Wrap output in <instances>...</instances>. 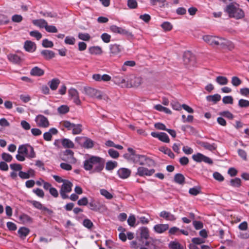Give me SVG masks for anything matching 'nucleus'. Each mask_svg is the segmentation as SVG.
I'll list each match as a JSON object with an SVG mask.
<instances>
[{
	"mask_svg": "<svg viewBox=\"0 0 249 249\" xmlns=\"http://www.w3.org/2000/svg\"><path fill=\"white\" fill-rule=\"evenodd\" d=\"M192 244H194L196 245H201L205 243V240L198 237H195L192 239Z\"/></svg>",
	"mask_w": 249,
	"mask_h": 249,
	"instance_id": "obj_53",
	"label": "nucleus"
},
{
	"mask_svg": "<svg viewBox=\"0 0 249 249\" xmlns=\"http://www.w3.org/2000/svg\"><path fill=\"white\" fill-rule=\"evenodd\" d=\"M230 184L233 187H239L241 185V180L238 178L231 179L230 181Z\"/></svg>",
	"mask_w": 249,
	"mask_h": 249,
	"instance_id": "obj_32",
	"label": "nucleus"
},
{
	"mask_svg": "<svg viewBox=\"0 0 249 249\" xmlns=\"http://www.w3.org/2000/svg\"><path fill=\"white\" fill-rule=\"evenodd\" d=\"M72 187V183L70 181L66 180L63 183L61 189L60 190V194L63 199L69 198V196L67 193H69L71 191Z\"/></svg>",
	"mask_w": 249,
	"mask_h": 249,
	"instance_id": "obj_5",
	"label": "nucleus"
},
{
	"mask_svg": "<svg viewBox=\"0 0 249 249\" xmlns=\"http://www.w3.org/2000/svg\"><path fill=\"white\" fill-rule=\"evenodd\" d=\"M201 145L206 149L213 151L216 149V145L214 143L210 144L207 142H202Z\"/></svg>",
	"mask_w": 249,
	"mask_h": 249,
	"instance_id": "obj_29",
	"label": "nucleus"
},
{
	"mask_svg": "<svg viewBox=\"0 0 249 249\" xmlns=\"http://www.w3.org/2000/svg\"><path fill=\"white\" fill-rule=\"evenodd\" d=\"M161 26L165 31H170L173 27L172 24L169 22H164Z\"/></svg>",
	"mask_w": 249,
	"mask_h": 249,
	"instance_id": "obj_52",
	"label": "nucleus"
},
{
	"mask_svg": "<svg viewBox=\"0 0 249 249\" xmlns=\"http://www.w3.org/2000/svg\"><path fill=\"white\" fill-rule=\"evenodd\" d=\"M71 131L73 135L79 134L82 131V125L81 124H74Z\"/></svg>",
	"mask_w": 249,
	"mask_h": 249,
	"instance_id": "obj_26",
	"label": "nucleus"
},
{
	"mask_svg": "<svg viewBox=\"0 0 249 249\" xmlns=\"http://www.w3.org/2000/svg\"><path fill=\"white\" fill-rule=\"evenodd\" d=\"M159 140L163 142L168 143L170 141L168 135L164 132H160Z\"/></svg>",
	"mask_w": 249,
	"mask_h": 249,
	"instance_id": "obj_50",
	"label": "nucleus"
},
{
	"mask_svg": "<svg viewBox=\"0 0 249 249\" xmlns=\"http://www.w3.org/2000/svg\"><path fill=\"white\" fill-rule=\"evenodd\" d=\"M60 124L61 127L67 128L68 130H71L74 124L68 121H62L60 123Z\"/></svg>",
	"mask_w": 249,
	"mask_h": 249,
	"instance_id": "obj_31",
	"label": "nucleus"
},
{
	"mask_svg": "<svg viewBox=\"0 0 249 249\" xmlns=\"http://www.w3.org/2000/svg\"><path fill=\"white\" fill-rule=\"evenodd\" d=\"M75 141L85 148H91L94 146V142L86 137H77L75 138Z\"/></svg>",
	"mask_w": 249,
	"mask_h": 249,
	"instance_id": "obj_4",
	"label": "nucleus"
},
{
	"mask_svg": "<svg viewBox=\"0 0 249 249\" xmlns=\"http://www.w3.org/2000/svg\"><path fill=\"white\" fill-rule=\"evenodd\" d=\"M203 40L210 45L214 46H220L222 47L228 46L229 42L225 38L213 36L210 35H205L202 37Z\"/></svg>",
	"mask_w": 249,
	"mask_h": 249,
	"instance_id": "obj_3",
	"label": "nucleus"
},
{
	"mask_svg": "<svg viewBox=\"0 0 249 249\" xmlns=\"http://www.w3.org/2000/svg\"><path fill=\"white\" fill-rule=\"evenodd\" d=\"M141 237L145 239H147L149 236V230L147 227H142L139 229Z\"/></svg>",
	"mask_w": 249,
	"mask_h": 249,
	"instance_id": "obj_23",
	"label": "nucleus"
},
{
	"mask_svg": "<svg viewBox=\"0 0 249 249\" xmlns=\"http://www.w3.org/2000/svg\"><path fill=\"white\" fill-rule=\"evenodd\" d=\"M105 162L102 158L92 156L84 161V168L86 171H90L91 173H99L104 169Z\"/></svg>",
	"mask_w": 249,
	"mask_h": 249,
	"instance_id": "obj_1",
	"label": "nucleus"
},
{
	"mask_svg": "<svg viewBox=\"0 0 249 249\" xmlns=\"http://www.w3.org/2000/svg\"><path fill=\"white\" fill-rule=\"evenodd\" d=\"M120 35L124 36L128 40H132L134 38V35L129 30L124 28H122Z\"/></svg>",
	"mask_w": 249,
	"mask_h": 249,
	"instance_id": "obj_19",
	"label": "nucleus"
},
{
	"mask_svg": "<svg viewBox=\"0 0 249 249\" xmlns=\"http://www.w3.org/2000/svg\"><path fill=\"white\" fill-rule=\"evenodd\" d=\"M200 189L198 187H195L190 188L189 190V194L192 196H196L198 194H200Z\"/></svg>",
	"mask_w": 249,
	"mask_h": 249,
	"instance_id": "obj_46",
	"label": "nucleus"
},
{
	"mask_svg": "<svg viewBox=\"0 0 249 249\" xmlns=\"http://www.w3.org/2000/svg\"><path fill=\"white\" fill-rule=\"evenodd\" d=\"M61 143L65 148H72L74 147V143L68 139H62L61 140Z\"/></svg>",
	"mask_w": 249,
	"mask_h": 249,
	"instance_id": "obj_25",
	"label": "nucleus"
},
{
	"mask_svg": "<svg viewBox=\"0 0 249 249\" xmlns=\"http://www.w3.org/2000/svg\"><path fill=\"white\" fill-rule=\"evenodd\" d=\"M221 99V96L218 94H215L213 95H208L206 97V100L208 102H213V104H216Z\"/></svg>",
	"mask_w": 249,
	"mask_h": 249,
	"instance_id": "obj_18",
	"label": "nucleus"
},
{
	"mask_svg": "<svg viewBox=\"0 0 249 249\" xmlns=\"http://www.w3.org/2000/svg\"><path fill=\"white\" fill-rule=\"evenodd\" d=\"M204 156V155L200 153H198L196 154L193 155L192 156V159L194 160L200 162L203 161Z\"/></svg>",
	"mask_w": 249,
	"mask_h": 249,
	"instance_id": "obj_45",
	"label": "nucleus"
},
{
	"mask_svg": "<svg viewBox=\"0 0 249 249\" xmlns=\"http://www.w3.org/2000/svg\"><path fill=\"white\" fill-rule=\"evenodd\" d=\"M33 192L40 197L43 198L44 196L43 191L39 188L33 189Z\"/></svg>",
	"mask_w": 249,
	"mask_h": 249,
	"instance_id": "obj_64",
	"label": "nucleus"
},
{
	"mask_svg": "<svg viewBox=\"0 0 249 249\" xmlns=\"http://www.w3.org/2000/svg\"><path fill=\"white\" fill-rule=\"evenodd\" d=\"M238 106L240 107H249V101L245 99H240L238 101Z\"/></svg>",
	"mask_w": 249,
	"mask_h": 249,
	"instance_id": "obj_47",
	"label": "nucleus"
},
{
	"mask_svg": "<svg viewBox=\"0 0 249 249\" xmlns=\"http://www.w3.org/2000/svg\"><path fill=\"white\" fill-rule=\"evenodd\" d=\"M28 145H20L18 148V153L27 157Z\"/></svg>",
	"mask_w": 249,
	"mask_h": 249,
	"instance_id": "obj_37",
	"label": "nucleus"
},
{
	"mask_svg": "<svg viewBox=\"0 0 249 249\" xmlns=\"http://www.w3.org/2000/svg\"><path fill=\"white\" fill-rule=\"evenodd\" d=\"M155 172V169H148L144 167H139L137 169V171L136 172V175L141 177L143 176H152Z\"/></svg>",
	"mask_w": 249,
	"mask_h": 249,
	"instance_id": "obj_8",
	"label": "nucleus"
},
{
	"mask_svg": "<svg viewBox=\"0 0 249 249\" xmlns=\"http://www.w3.org/2000/svg\"><path fill=\"white\" fill-rule=\"evenodd\" d=\"M160 216L161 217L166 219V220L173 221H175L176 219L175 216L170 213V212L163 211L161 212L160 213Z\"/></svg>",
	"mask_w": 249,
	"mask_h": 249,
	"instance_id": "obj_14",
	"label": "nucleus"
},
{
	"mask_svg": "<svg viewBox=\"0 0 249 249\" xmlns=\"http://www.w3.org/2000/svg\"><path fill=\"white\" fill-rule=\"evenodd\" d=\"M101 38L104 42L108 43L110 41L111 36L107 33H103L101 35Z\"/></svg>",
	"mask_w": 249,
	"mask_h": 249,
	"instance_id": "obj_62",
	"label": "nucleus"
},
{
	"mask_svg": "<svg viewBox=\"0 0 249 249\" xmlns=\"http://www.w3.org/2000/svg\"><path fill=\"white\" fill-rule=\"evenodd\" d=\"M59 83L60 81L59 79L54 78L50 82L49 84L51 89L54 90L57 89Z\"/></svg>",
	"mask_w": 249,
	"mask_h": 249,
	"instance_id": "obj_33",
	"label": "nucleus"
},
{
	"mask_svg": "<svg viewBox=\"0 0 249 249\" xmlns=\"http://www.w3.org/2000/svg\"><path fill=\"white\" fill-rule=\"evenodd\" d=\"M215 81L220 85H226L228 83V79L226 77L218 76L216 77Z\"/></svg>",
	"mask_w": 249,
	"mask_h": 249,
	"instance_id": "obj_28",
	"label": "nucleus"
},
{
	"mask_svg": "<svg viewBox=\"0 0 249 249\" xmlns=\"http://www.w3.org/2000/svg\"><path fill=\"white\" fill-rule=\"evenodd\" d=\"M89 53L92 54H100L102 53V49L99 46H93L89 48Z\"/></svg>",
	"mask_w": 249,
	"mask_h": 249,
	"instance_id": "obj_30",
	"label": "nucleus"
},
{
	"mask_svg": "<svg viewBox=\"0 0 249 249\" xmlns=\"http://www.w3.org/2000/svg\"><path fill=\"white\" fill-rule=\"evenodd\" d=\"M41 54L47 60L51 59L55 56V53L51 50H42L41 52Z\"/></svg>",
	"mask_w": 249,
	"mask_h": 249,
	"instance_id": "obj_15",
	"label": "nucleus"
},
{
	"mask_svg": "<svg viewBox=\"0 0 249 249\" xmlns=\"http://www.w3.org/2000/svg\"><path fill=\"white\" fill-rule=\"evenodd\" d=\"M31 204L36 208L41 210L43 205L40 202L36 200L30 201Z\"/></svg>",
	"mask_w": 249,
	"mask_h": 249,
	"instance_id": "obj_55",
	"label": "nucleus"
},
{
	"mask_svg": "<svg viewBox=\"0 0 249 249\" xmlns=\"http://www.w3.org/2000/svg\"><path fill=\"white\" fill-rule=\"evenodd\" d=\"M37 126L46 128L49 126V122L47 118L42 115H37L35 119Z\"/></svg>",
	"mask_w": 249,
	"mask_h": 249,
	"instance_id": "obj_9",
	"label": "nucleus"
},
{
	"mask_svg": "<svg viewBox=\"0 0 249 249\" xmlns=\"http://www.w3.org/2000/svg\"><path fill=\"white\" fill-rule=\"evenodd\" d=\"M131 171L130 169L126 168H121L117 171V175L122 179L128 178L131 174Z\"/></svg>",
	"mask_w": 249,
	"mask_h": 249,
	"instance_id": "obj_10",
	"label": "nucleus"
},
{
	"mask_svg": "<svg viewBox=\"0 0 249 249\" xmlns=\"http://www.w3.org/2000/svg\"><path fill=\"white\" fill-rule=\"evenodd\" d=\"M127 6L131 9H135L137 7V2L136 0H128Z\"/></svg>",
	"mask_w": 249,
	"mask_h": 249,
	"instance_id": "obj_63",
	"label": "nucleus"
},
{
	"mask_svg": "<svg viewBox=\"0 0 249 249\" xmlns=\"http://www.w3.org/2000/svg\"><path fill=\"white\" fill-rule=\"evenodd\" d=\"M34 175V171L32 169L29 170L28 172H24L20 171L18 173V176L22 179L29 178L31 176L33 177Z\"/></svg>",
	"mask_w": 249,
	"mask_h": 249,
	"instance_id": "obj_22",
	"label": "nucleus"
},
{
	"mask_svg": "<svg viewBox=\"0 0 249 249\" xmlns=\"http://www.w3.org/2000/svg\"><path fill=\"white\" fill-rule=\"evenodd\" d=\"M169 247L171 249H183V247L178 242L172 241L169 244Z\"/></svg>",
	"mask_w": 249,
	"mask_h": 249,
	"instance_id": "obj_39",
	"label": "nucleus"
},
{
	"mask_svg": "<svg viewBox=\"0 0 249 249\" xmlns=\"http://www.w3.org/2000/svg\"><path fill=\"white\" fill-rule=\"evenodd\" d=\"M100 192L101 195L107 199H111L113 198V195L105 189H101Z\"/></svg>",
	"mask_w": 249,
	"mask_h": 249,
	"instance_id": "obj_40",
	"label": "nucleus"
},
{
	"mask_svg": "<svg viewBox=\"0 0 249 249\" xmlns=\"http://www.w3.org/2000/svg\"><path fill=\"white\" fill-rule=\"evenodd\" d=\"M122 47L116 44H111L110 45V53L113 55H115L119 53L122 50Z\"/></svg>",
	"mask_w": 249,
	"mask_h": 249,
	"instance_id": "obj_17",
	"label": "nucleus"
},
{
	"mask_svg": "<svg viewBox=\"0 0 249 249\" xmlns=\"http://www.w3.org/2000/svg\"><path fill=\"white\" fill-rule=\"evenodd\" d=\"M45 29L46 31L49 33H55L57 32V29L54 26L48 25V24Z\"/></svg>",
	"mask_w": 249,
	"mask_h": 249,
	"instance_id": "obj_57",
	"label": "nucleus"
},
{
	"mask_svg": "<svg viewBox=\"0 0 249 249\" xmlns=\"http://www.w3.org/2000/svg\"><path fill=\"white\" fill-rule=\"evenodd\" d=\"M30 35L36 38V39L38 40L42 37L41 34L37 31H33L30 32Z\"/></svg>",
	"mask_w": 249,
	"mask_h": 249,
	"instance_id": "obj_60",
	"label": "nucleus"
},
{
	"mask_svg": "<svg viewBox=\"0 0 249 249\" xmlns=\"http://www.w3.org/2000/svg\"><path fill=\"white\" fill-rule=\"evenodd\" d=\"M73 152L71 150H66L63 153L62 159L63 160L71 163H75L76 159L73 156Z\"/></svg>",
	"mask_w": 249,
	"mask_h": 249,
	"instance_id": "obj_7",
	"label": "nucleus"
},
{
	"mask_svg": "<svg viewBox=\"0 0 249 249\" xmlns=\"http://www.w3.org/2000/svg\"><path fill=\"white\" fill-rule=\"evenodd\" d=\"M11 169L14 171H20L22 169V166L18 163H13L10 165Z\"/></svg>",
	"mask_w": 249,
	"mask_h": 249,
	"instance_id": "obj_61",
	"label": "nucleus"
},
{
	"mask_svg": "<svg viewBox=\"0 0 249 249\" xmlns=\"http://www.w3.org/2000/svg\"><path fill=\"white\" fill-rule=\"evenodd\" d=\"M9 60L16 64H18L21 62V58L17 54H10L8 56Z\"/></svg>",
	"mask_w": 249,
	"mask_h": 249,
	"instance_id": "obj_35",
	"label": "nucleus"
},
{
	"mask_svg": "<svg viewBox=\"0 0 249 249\" xmlns=\"http://www.w3.org/2000/svg\"><path fill=\"white\" fill-rule=\"evenodd\" d=\"M83 225L88 229H90L93 226L92 221L89 219H85L83 222Z\"/></svg>",
	"mask_w": 249,
	"mask_h": 249,
	"instance_id": "obj_58",
	"label": "nucleus"
},
{
	"mask_svg": "<svg viewBox=\"0 0 249 249\" xmlns=\"http://www.w3.org/2000/svg\"><path fill=\"white\" fill-rule=\"evenodd\" d=\"M30 230L27 228L21 227L18 231L19 237L24 239L29 234Z\"/></svg>",
	"mask_w": 249,
	"mask_h": 249,
	"instance_id": "obj_21",
	"label": "nucleus"
},
{
	"mask_svg": "<svg viewBox=\"0 0 249 249\" xmlns=\"http://www.w3.org/2000/svg\"><path fill=\"white\" fill-rule=\"evenodd\" d=\"M160 150L162 152L164 153L165 154H167L172 159H174L175 158L174 154L172 152V151L169 149L165 147H161L160 148Z\"/></svg>",
	"mask_w": 249,
	"mask_h": 249,
	"instance_id": "obj_36",
	"label": "nucleus"
},
{
	"mask_svg": "<svg viewBox=\"0 0 249 249\" xmlns=\"http://www.w3.org/2000/svg\"><path fill=\"white\" fill-rule=\"evenodd\" d=\"M136 219L135 216L133 214H130L127 219V223L131 227H135Z\"/></svg>",
	"mask_w": 249,
	"mask_h": 249,
	"instance_id": "obj_44",
	"label": "nucleus"
},
{
	"mask_svg": "<svg viewBox=\"0 0 249 249\" xmlns=\"http://www.w3.org/2000/svg\"><path fill=\"white\" fill-rule=\"evenodd\" d=\"M222 101L225 104H232L233 98L231 96H225L223 98Z\"/></svg>",
	"mask_w": 249,
	"mask_h": 249,
	"instance_id": "obj_56",
	"label": "nucleus"
},
{
	"mask_svg": "<svg viewBox=\"0 0 249 249\" xmlns=\"http://www.w3.org/2000/svg\"><path fill=\"white\" fill-rule=\"evenodd\" d=\"M242 83V80L237 76H233L231 77V83L234 87H238Z\"/></svg>",
	"mask_w": 249,
	"mask_h": 249,
	"instance_id": "obj_38",
	"label": "nucleus"
},
{
	"mask_svg": "<svg viewBox=\"0 0 249 249\" xmlns=\"http://www.w3.org/2000/svg\"><path fill=\"white\" fill-rule=\"evenodd\" d=\"M27 157L30 159L34 158L36 157V153L34 151L33 147L29 145H28V152Z\"/></svg>",
	"mask_w": 249,
	"mask_h": 249,
	"instance_id": "obj_42",
	"label": "nucleus"
},
{
	"mask_svg": "<svg viewBox=\"0 0 249 249\" xmlns=\"http://www.w3.org/2000/svg\"><path fill=\"white\" fill-rule=\"evenodd\" d=\"M33 23L35 25L38 26L40 28H45L48 23L44 19H39L34 20L33 21Z\"/></svg>",
	"mask_w": 249,
	"mask_h": 249,
	"instance_id": "obj_24",
	"label": "nucleus"
},
{
	"mask_svg": "<svg viewBox=\"0 0 249 249\" xmlns=\"http://www.w3.org/2000/svg\"><path fill=\"white\" fill-rule=\"evenodd\" d=\"M169 229L168 224H159L154 226V231L158 233H161L167 231Z\"/></svg>",
	"mask_w": 249,
	"mask_h": 249,
	"instance_id": "obj_13",
	"label": "nucleus"
},
{
	"mask_svg": "<svg viewBox=\"0 0 249 249\" xmlns=\"http://www.w3.org/2000/svg\"><path fill=\"white\" fill-rule=\"evenodd\" d=\"M84 90L85 93L91 97L96 98L99 99L102 98V92L96 89L91 87H85Z\"/></svg>",
	"mask_w": 249,
	"mask_h": 249,
	"instance_id": "obj_6",
	"label": "nucleus"
},
{
	"mask_svg": "<svg viewBox=\"0 0 249 249\" xmlns=\"http://www.w3.org/2000/svg\"><path fill=\"white\" fill-rule=\"evenodd\" d=\"M174 181L179 184H183L185 182V178L181 174H177L174 177Z\"/></svg>",
	"mask_w": 249,
	"mask_h": 249,
	"instance_id": "obj_27",
	"label": "nucleus"
},
{
	"mask_svg": "<svg viewBox=\"0 0 249 249\" xmlns=\"http://www.w3.org/2000/svg\"><path fill=\"white\" fill-rule=\"evenodd\" d=\"M64 42L66 44L74 45L75 43V39L73 36H67L65 37Z\"/></svg>",
	"mask_w": 249,
	"mask_h": 249,
	"instance_id": "obj_49",
	"label": "nucleus"
},
{
	"mask_svg": "<svg viewBox=\"0 0 249 249\" xmlns=\"http://www.w3.org/2000/svg\"><path fill=\"white\" fill-rule=\"evenodd\" d=\"M230 18L236 19L242 18L245 16L244 11L239 7V5L236 3L231 2L227 5L225 9Z\"/></svg>",
	"mask_w": 249,
	"mask_h": 249,
	"instance_id": "obj_2",
	"label": "nucleus"
},
{
	"mask_svg": "<svg viewBox=\"0 0 249 249\" xmlns=\"http://www.w3.org/2000/svg\"><path fill=\"white\" fill-rule=\"evenodd\" d=\"M24 48L26 51L33 53L36 49V45L31 41L27 40L24 43Z\"/></svg>",
	"mask_w": 249,
	"mask_h": 249,
	"instance_id": "obj_12",
	"label": "nucleus"
},
{
	"mask_svg": "<svg viewBox=\"0 0 249 249\" xmlns=\"http://www.w3.org/2000/svg\"><path fill=\"white\" fill-rule=\"evenodd\" d=\"M44 73V71L38 67H34L30 71V74L33 76H40L43 75Z\"/></svg>",
	"mask_w": 249,
	"mask_h": 249,
	"instance_id": "obj_20",
	"label": "nucleus"
},
{
	"mask_svg": "<svg viewBox=\"0 0 249 249\" xmlns=\"http://www.w3.org/2000/svg\"><path fill=\"white\" fill-rule=\"evenodd\" d=\"M78 37L79 39L86 41H89L90 38V35L88 33H79Z\"/></svg>",
	"mask_w": 249,
	"mask_h": 249,
	"instance_id": "obj_43",
	"label": "nucleus"
},
{
	"mask_svg": "<svg viewBox=\"0 0 249 249\" xmlns=\"http://www.w3.org/2000/svg\"><path fill=\"white\" fill-rule=\"evenodd\" d=\"M89 209L94 211H97L99 210L98 203L94 199H91L89 203Z\"/></svg>",
	"mask_w": 249,
	"mask_h": 249,
	"instance_id": "obj_34",
	"label": "nucleus"
},
{
	"mask_svg": "<svg viewBox=\"0 0 249 249\" xmlns=\"http://www.w3.org/2000/svg\"><path fill=\"white\" fill-rule=\"evenodd\" d=\"M1 158L3 160L8 162L11 161L13 159V157L10 154L5 152L1 154Z\"/></svg>",
	"mask_w": 249,
	"mask_h": 249,
	"instance_id": "obj_48",
	"label": "nucleus"
},
{
	"mask_svg": "<svg viewBox=\"0 0 249 249\" xmlns=\"http://www.w3.org/2000/svg\"><path fill=\"white\" fill-rule=\"evenodd\" d=\"M42 45L45 48H52L53 46V43L48 39H44L42 40Z\"/></svg>",
	"mask_w": 249,
	"mask_h": 249,
	"instance_id": "obj_51",
	"label": "nucleus"
},
{
	"mask_svg": "<svg viewBox=\"0 0 249 249\" xmlns=\"http://www.w3.org/2000/svg\"><path fill=\"white\" fill-rule=\"evenodd\" d=\"M171 105L173 109H192L191 107L186 104H180L179 102L173 101L171 102Z\"/></svg>",
	"mask_w": 249,
	"mask_h": 249,
	"instance_id": "obj_16",
	"label": "nucleus"
},
{
	"mask_svg": "<svg viewBox=\"0 0 249 249\" xmlns=\"http://www.w3.org/2000/svg\"><path fill=\"white\" fill-rule=\"evenodd\" d=\"M140 165H146L148 167L153 166L155 165L154 161L151 159L144 155H142Z\"/></svg>",
	"mask_w": 249,
	"mask_h": 249,
	"instance_id": "obj_11",
	"label": "nucleus"
},
{
	"mask_svg": "<svg viewBox=\"0 0 249 249\" xmlns=\"http://www.w3.org/2000/svg\"><path fill=\"white\" fill-rule=\"evenodd\" d=\"M117 162L115 161H108L106 163V169L107 170H111L116 167Z\"/></svg>",
	"mask_w": 249,
	"mask_h": 249,
	"instance_id": "obj_41",
	"label": "nucleus"
},
{
	"mask_svg": "<svg viewBox=\"0 0 249 249\" xmlns=\"http://www.w3.org/2000/svg\"><path fill=\"white\" fill-rule=\"evenodd\" d=\"M108 153L109 155L112 158L117 159L119 156V154L118 152L114 150L113 149H110L108 151Z\"/></svg>",
	"mask_w": 249,
	"mask_h": 249,
	"instance_id": "obj_59",
	"label": "nucleus"
},
{
	"mask_svg": "<svg viewBox=\"0 0 249 249\" xmlns=\"http://www.w3.org/2000/svg\"><path fill=\"white\" fill-rule=\"evenodd\" d=\"M141 157L142 155L136 154L135 155L133 156V157H130V159L129 160L132 161L135 163H139L140 164Z\"/></svg>",
	"mask_w": 249,
	"mask_h": 249,
	"instance_id": "obj_54",
	"label": "nucleus"
}]
</instances>
